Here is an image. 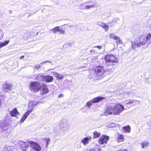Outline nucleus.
<instances>
[{"instance_id":"1","label":"nucleus","mask_w":151,"mask_h":151,"mask_svg":"<svg viewBox=\"0 0 151 151\" xmlns=\"http://www.w3.org/2000/svg\"><path fill=\"white\" fill-rule=\"evenodd\" d=\"M151 42V34H148L146 36L142 35L135 40L134 42L131 41L132 47L135 50L136 47L143 46L144 48H147Z\"/></svg>"},{"instance_id":"2","label":"nucleus","mask_w":151,"mask_h":151,"mask_svg":"<svg viewBox=\"0 0 151 151\" xmlns=\"http://www.w3.org/2000/svg\"><path fill=\"white\" fill-rule=\"evenodd\" d=\"M38 103L35 101H30L29 103L28 107L29 110L27 111L23 116L21 119V122H23L27 118L30 113L31 112L33 109V108L37 105Z\"/></svg>"},{"instance_id":"3","label":"nucleus","mask_w":151,"mask_h":151,"mask_svg":"<svg viewBox=\"0 0 151 151\" xmlns=\"http://www.w3.org/2000/svg\"><path fill=\"white\" fill-rule=\"evenodd\" d=\"M58 126L61 130L64 132H67L68 131L70 124L67 119H64L59 122Z\"/></svg>"},{"instance_id":"4","label":"nucleus","mask_w":151,"mask_h":151,"mask_svg":"<svg viewBox=\"0 0 151 151\" xmlns=\"http://www.w3.org/2000/svg\"><path fill=\"white\" fill-rule=\"evenodd\" d=\"M105 60L108 65L112 66L116 65L118 62L116 58L111 55H106L105 57Z\"/></svg>"},{"instance_id":"5","label":"nucleus","mask_w":151,"mask_h":151,"mask_svg":"<svg viewBox=\"0 0 151 151\" xmlns=\"http://www.w3.org/2000/svg\"><path fill=\"white\" fill-rule=\"evenodd\" d=\"M35 76V79L43 81L47 83L51 82L53 79V77L50 76H43L40 74H36Z\"/></svg>"},{"instance_id":"6","label":"nucleus","mask_w":151,"mask_h":151,"mask_svg":"<svg viewBox=\"0 0 151 151\" xmlns=\"http://www.w3.org/2000/svg\"><path fill=\"white\" fill-rule=\"evenodd\" d=\"M42 85L37 81L31 82L30 84L29 89L33 92H38L41 89Z\"/></svg>"},{"instance_id":"7","label":"nucleus","mask_w":151,"mask_h":151,"mask_svg":"<svg viewBox=\"0 0 151 151\" xmlns=\"http://www.w3.org/2000/svg\"><path fill=\"white\" fill-rule=\"evenodd\" d=\"M114 110V115H119L124 109V106L119 103H112Z\"/></svg>"},{"instance_id":"8","label":"nucleus","mask_w":151,"mask_h":151,"mask_svg":"<svg viewBox=\"0 0 151 151\" xmlns=\"http://www.w3.org/2000/svg\"><path fill=\"white\" fill-rule=\"evenodd\" d=\"M105 72L104 67L101 66H97L95 69L96 75L99 79L104 77Z\"/></svg>"},{"instance_id":"9","label":"nucleus","mask_w":151,"mask_h":151,"mask_svg":"<svg viewBox=\"0 0 151 151\" xmlns=\"http://www.w3.org/2000/svg\"><path fill=\"white\" fill-rule=\"evenodd\" d=\"M104 99V98L101 96L95 98L88 101L86 103V106L88 108H90L92 105V103L98 102Z\"/></svg>"},{"instance_id":"10","label":"nucleus","mask_w":151,"mask_h":151,"mask_svg":"<svg viewBox=\"0 0 151 151\" xmlns=\"http://www.w3.org/2000/svg\"><path fill=\"white\" fill-rule=\"evenodd\" d=\"M98 6V5L95 3H94L93 4L86 5L85 2L82 3L79 6L80 9L81 10L89 9L92 8L97 7Z\"/></svg>"},{"instance_id":"11","label":"nucleus","mask_w":151,"mask_h":151,"mask_svg":"<svg viewBox=\"0 0 151 151\" xmlns=\"http://www.w3.org/2000/svg\"><path fill=\"white\" fill-rule=\"evenodd\" d=\"M104 114L106 116L110 115H114V110L112 103H111L109 106L106 108L104 111Z\"/></svg>"},{"instance_id":"12","label":"nucleus","mask_w":151,"mask_h":151,"mask_svg":"<svg viewBox=\"0 0 151 151\" xmlns=\"http://www.w3.org/2000/svg\"><path fill=\"white\" fill-rule=\"evenodd\" d=\"M9 124L7 121L5 120L0 122V128L1 129V131L7 130L9 128Z\"/></svg>"},{"instance_id":"13","label":"nucleus","mask_w":151,"mask_h":151,"mask_svg":"<svg viewBox=\"0 0 151 151\" xmlns=\"http://www.w3.org/2000/svg\"><path fill=\"white\" fill-rule=\"evenodd\" d=\"M29 142L31 145V146L33 147L34 149L33 151H40L41 148L40 145L37 143L35 142L31 141H29Z\"/></svg>"},{"instance_id":"14","label":"nucleus","mask_w":151,"mask_h":151,"mask_svg":"<svg viewBox=\"0 0 151 151\" xmlns=\"http://www.w3.org/2000/svg\"><path fill=\"white\" fill-rule=\"evenodd\" d=\"M109 137L108 136L103 135L101 137L99 140V144H106L109 140Z\"/></svg>"},{"instance_id":"15","label":"nucleus","mask_w":151,"mask_h":151,"mask_svg":"<svg viewBox=\"0 0 151 151\" xmlns=\"http://www.w3.org/2000/svg\"><path fill=\"white\" fill-rule=\"evenodd\" d=\"M12 88V86L9 84L5 83L3 86V91L5 92L11 90Z\"/></svg>"},{"instance_id":"16","label":"nucleus","mask_w":151,"mask_h":151,"mask_svg":"<svg viewBox=\"0 0 151 151\" xmlns=\"http://www.w3.org/2000/svg\"><path fill=\"white\" fill-rule=\"evenodd\" d=\"M53 73L54 76L57 79L61 80L63 78V76L61 74L55 72H53Z\"/></svg>"},{"instance_id":"17","label":"nucleus","mask_w":151,"mask_h":151,"mask_svg":"<svg viewBox=\"0 0 151 151\" xmlns=\"http://www.w3.org/2000/svg\"><path fill=\"white\" fill-rule=\"evenodd\" d=\"M19 114L16 108H14L10 111V114L12 116H16Z\"/></svg>"},{"instance_id":"18","label":"nucleus","mask_w":151,"mask_h":151,"mask_svg":"<svg viewBox=\"0 0 151 151\" xmlns=\"http://www.w3.org/2000/svg\"><path fill=\"white\" fill-rule=\"evenodd\" d=\"M14 148V147L6 145L3 148L2 151H13Z\"/></svg>"},{"instance_id":"19","label":"nucleus","mask_w":151,"mask_h":151,"mask_svg":"<svg viewBox=\"0 0 151 151\" xmlns=\"http://www.w3.org/2000/svg\"><path fill=\"white\" fill-rule=\"evenodd\" d=\"M48 90L46 86H43V88L41 90L40 94L42 95L45 94L48 92Z\"/></svg>"},{"instance_id":"20","label":"nucleus","mask_w":151,"mask_h":151,"mask_svg":"<svg viewBox=\"0 0 151 151\" xmlns=\"http://www.w3.org/2000/svg\"><path fill=\"white\" fill-rule=\"evenodd\" d=\"M91 139V137L88 136L83 139L82 141V142L83 143L84 145H85L88 143V141L90 140Z\"/></svg>"},{"instance_id":"21","label":"nucleus","mask_w":151,"mask_h":151,"mask_svg":"<svg viewBox=\"0 0 151 151\" xmlns=\"http://www.w3.org/2000/svg\"><path fill=\"white\" fill-rule=\"evenodd\" d=\"M141 145L142 148L145 149L149 146V143L148 142L145 141L142 143Z\"/></svg>"},{"instance_id":"22","label":"nucleus","mask_w":151,"mask_h":151,"mask_svg":"<svg viewBox=\"0 0 151 151\" xmlns=\"http://www.w3.org/2000/svg\"><path fill=\"white\" fill-rule=\"evenodd\" d=\"M124 138V135L122 134H119L117 137V140L118 142L123 141Z\"/></svg>"},{"instance_id":"23","label":"nucleus","mask_w":151,"mask_h":151,"mask_svg":"<svg viewBox=\"0 0 151 151\" xmlns=\"http://www.w3.org/2000/svg\"><path fill=\"white\" fill-rule=\"evenodd\" d=\"M9 41H5L4 42H0V49L6 46L9 43Z\"/></svg>"},{"instance_id":"24","label":"nucleus","mask_w":151,"mask_h":151,"mask_svg":"<svg viewBox=\"0 0 151 151\" xmlns=\"http://www.w3.org/2000/svg\"><path fill=\"white\" fill-rule=\"evenodd\" d=\"M109 37L110 39H114L115 40H117L119 38V37L117 36H115L114 34L111 33L109 35Z\"/></svg>"},{"instance_id":"25","label":"nucleus","mask_w":151,"mask_h":151,"mask_svg":"<svg viewBox=\"0 0 151 151\" xmlns=\"http://www.w3.org/2000/svg\"><path fill=\"white\" fill-rule=\"evenodd\" d=\"M51 63V61H47L43 62L41 63L39 65H35V67L36 69H39V68H40L41 67V66L43 64V63Z\"/></svg>"},{"instance_id":"26","label":"nucleus","mask_w":151,"mask_h":151,"mask_svg":"<svg viewBox=\"0 0 151 151\" xmlns=\"http://www.w3.org/2000/svg\"><path fill=\"white\" fill-rule=\"evenodd\" d=\"M122 130L123 132L129 133L130 131V128L129 126L123 127L122 129Z\"/></svg>"},{"instance_id":"27","label":"nucleus","mask_w":151,"mask_h":151,"mask_svg":"<svg viewBox=\"0 0 151 151\" xmlns=\"http://www.w3.org/2000/svg\"><path fill=\"white\" fill-rule=\"evenodd\" d=\"M93 134L94 136L93 138H96L99 137L101 135V133L96 131H95L93 132Z\"/></svg>"},{"instance_id":"28","label":"nucleus","mask_w":151,"mask_h":151,"mask_svg":"<svg viewBox=\"0 0 151 151\" xmlns=\"http://www.w3.org/2000/svg\"><path fill=\"white\" fill-rule=\"evenodd\" d=\"M50 30L52 31L54 33H56L59 30V27H55L52 29H50Z\"/></svg>"},{"instance_id":"29","label":"nucleus","mask_w":151,"mask_h":151,"mask_svg":"<svg viewBox=\"0 0 151 151\" xmlns=\"http://www.w3.org/2000/svg\"><path fill=\"white\" fill-rule=\"evenodd\" d=\"M85 3L86 4H90L91 3L92 4H93L94 3H95L97 5L95 2H94L93 0H88L87 1L85 2Z\"/></svg>"},{"instance_id":"30","label":"nucleus","mask_w":151,"mask_h":151,"mask_svg":"<svg viewBox=\"0 0 151 151\" xmlns=\"http://www.w3.org/2000/svg\"><path fill=\"white\" fill-rule=\"evenodd\" d=\"M101 27L103 28L106 31H107L108 30L109 26L105 23H104Z\"/></svg>"},{"instance_id":"31","label":"nucleus","mask_w":151,"mask_h":151,"mask_svg":"<svg viewBox=\"0 0 151 151\" xmlns=\"http://www.w3.org/2000/svg\"><path fill=\"white\" fill-rule=\"evenodd\" d=\"M140 101H137L136 100H134L133 103V106H136L137 105V104H139Z\"/></svg>"},{"instance_id":"32","label":"nucleus","mask_w":151,"mask_h":151,"mask_svg":"<svg viewBox=\"0 0 151 151\" xmlns=\"http://www.w3.org/2000/svg\"><path fill=\"white\" fill-rule=\"evenodd\" d=\"M4 36V33L2 30H0V40H1Z\"/></svg>"},{"instance_id":"33","label":"nucleus","mask_w":151,"mask_h":151,"mask_svg":"<svg viewBox=\"0 0 151 151\" xmlns=\"http://www.w3.org/2000/svg\"><path fill=\"white\" fill-rule=\"evenodd\" d=\"M133 101H134V99H132V100H130V101H129L126 103V105H127L128 104H130V105H132V104L133 105Z\"/></svg>"},{"instance_id":"34","label":"nucleus","mask_w":151,"mask_h":151,"mask_svg":"<svg viewBox=\"0 0 151 151\" xmlns=\"http://www.w3.org/2000/svg\"><path fill=\"white\" fill-rule=\"evenodd\" d=\"M117 40H118L116 41V43L117 44H122V41L121 40H120V39L119 38H119Z\"/></svg>"},{"instance_id":"35","label":"nucleus","mask_w":151,"mask_h":151,"mask_svg":"<svg viewBox=\"0 0 151 151\" xmlns=\"http://www.w3.org/2000/svg\"><path fill=\"white\" fill-rule=\"evenodd\" d=\"M45 140L46 141V143L47 146L49 144V142L50 141V139L49 138H46Z\"/></svg>"},{"instance_id":"36","label":"nucleus","mask_w":151,"mask_h":151,"mask_svg":"<svg viewBox=\"0 0 151 151\" xmlns=\"http://www.w3.org/2000/svg\"><path fill=\"white\" fill-rule=\"evenodd\" d=\"M59 34H65V31L63 30H61L59 29Z\"/></svg>"},{"instance_id":"37","label":"nucleus","mask_w":151,"mask_h":151,"mask_svg":"<svg viewBox=\"0 0 151 151\" xmlns=\"http://www.w3.org/2000/svg\"><path fill=\"white\" fill-rule=\"evenodd\" d=\"M104 24L102 22H97V24L100 26L101 27L103 24Z\"/></svg>"},{"instance_id":"38","label":"nucleus","mask_w":151,"mask_h":151,"mask_svg":"<svg viewBox=\"0 0 151 151\" xmlns=\"http://www.w3.org/2000/svg\"><path fill=\"white\" fill-rule=\"evenodd\" d=\"M97 47L99 50H101L102 48L101 46H97L95 47Z\"/></svg>"},{"instance_id":"39","label":"nucleus","mask_w":151,"mask_h":151,"mask_svg":"<svg viewBox=\"0 0 151 151\" xmlns=\"http://www.w3.org/2000/svg\"><path fill=\"white\" fill-rule=\"evenodd\" d=\"M119 151H129L125 149H120L119 150Z\"/></svg>"},{"instance_id":"40","label":"nucleus","mask_w":151,"mask_h":151,"mask_svg":"<svg viewBox=\"0 0 151 151\" xmlns=\"http://www.w3.org/2000/svg\"><path fill=\"white\" fill-rule=\"evenodd\" d=\"M91 53L94 54L95 52V51L94 50H92L90 51Z\"/></svg>"},{"instance_id":"41","label":"nucleus","mask_w":151,"mask_h":151,"mask_svg":"<svg viewBox=\"0 0 151 151\" xmlns=\"http://www.w3.org/2000/svg\"><path fill=\"white\" fill-rule=\"evenodd\" d=\"M111 127L112 126V127H114L115 126V124L114 123H111L110 125Z\"/></svg>"},{"instance_id":"42","label":"nucleus","mask_w":151,"mask_h":151,"mask_svg":"<svg viewBox=\"0 0 151 151\" xmlns=\"http://www.w3.org/2000/svg\"><path fill=\"white\" fill-rule=\"evenodd\" d=\"M63 94H60L58 96V97L59 98H60L63 97Z\"/></svg>"},{"instance_id":"43","label":"nucleus","mask_w":151,"mask_h":151,"mask_svg":"<svg viewBox=\"0 0 151 151\" xmlns=\"http://www.w3.org/2000/svg\"><path fill=\"white\" fill-rule=\"evenodd\" d=\"M90 151H96L95 150L94 148H92L90 150Z\"/></svg>"},{"instance_id":"44","label":"nucleus","mask_w":151,"mask_h":151,"mask_svg":"<svg viewBox=\"0 0 151 151\" xmlns=\"http://www.w3.org/2000/svg\"><path fill=\"white\" fill-rule=\"evenodd\" d=\"M116 21V19H114L112 20V22H115Z\"/></svg>"},{"instance_id":"45","label":"nucleus","mask_w":151,"mask_h":151,"mask_svg":"<svg viewBox=\"0 0 151 151\" xmlns=\"http://www.w3.org/2000/svg\"><path fill=\"white\" fill-rule=\"evenodd\" d=\"M24 56H21L20 58V59H22V58H24Z\"/></svg>"},{"instance_id":"46","label":"nucleus","mask_w":151,"mask_h":151,"mask_svg":"<svg viewBox=\"0 0 151 151\" xmlns=\"http://www.w3.org/2000/svg\"><path fill=\"white\" fill-rule=\"evenodd\" d=\"M114 70V68H111V71H112L113 70Z\"/></svg>"},{"instance_id":"47","label":"nucleus","mask_w":151,"mask_h":151,"mask_svg":"<svg viewBox=\"0 0 151 151\" xmlns=\"http://www.w3.org/2000/svg\"><path fill=\"white\" fill-rule=\"evenodd\" d=\"M101 148H99L98 149V150H99V151H100V150H101Z\"/></svg>"},{"instance_id":"48","label":"nucleus","mask_w":151,"mask_h":151,"mask_svg":"<svg viewBox=\"0 0 151 151\" xmlns=\"http://www.w3.org/2000/svg\"><path fill=\"white\" fill-rule=\"evenodd\" d=\"M32 151H33V150Z\"/></svg>"}]
</instances>
